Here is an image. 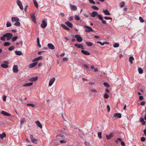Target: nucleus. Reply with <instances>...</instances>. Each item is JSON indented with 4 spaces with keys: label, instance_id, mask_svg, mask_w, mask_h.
Masks as SVG:
<instances>
[{
    "label": "nucleus",
    "instance_id": "nucleus-12",
    "mask_svg": "<svg viewBox=\"0 0 146 146\" xmlns=\"http://www.w3.org/2000/svg\"><path fill=\"white\" fill-rule=\"evenodd\" d=\"M47 45L48 47L50 49L54 50L55 49L54 46L52 43H48Z\"/></svg>",
    "mask_w": 146,
    "mask_h": 146
},
{
    "label": "nucleus",
    "instance_id": "nucleus-21",
    "mask_svg": "<svg viewBox=\"0 0 146 146\" xmlns=\"http://www.w3.org/2000/svg\"><path fill=\"white\" fill-rule=\"evenodd\" d=\"M70 7L71 9L74 11H75L77 9V7L73 5H70Z\"/></svg>",
    "mask_w": 146,
    "mask_h": 146
},
{
    "label": "nucleus",
    "instance_id": "nucleus-36",
    "mask_svg": "<svg viewBox=\"0 0 146 146\" xmlns=\"http://www.w3.org/2000/svg\"><path fill=\"white\" fill-rule=\"evenodd\" d=\"M104 85L106 87L108 88L110 87V86L107 83L105 82L104 83Z\"/></svg>",
    "mask_w": 146,
    "mask_h": 146
},
{
    "label": "nucleus",
    "instance_id": "nucleus-55",
    "mask_svg": "<svg viewBox=\"0 0 146 146\" xmlns=\"http://www.w3.org/2000/svg\"><path fill=\"white\" fill-rule=\"evenodd\" d=\"M91 91L94 93H96L97 92V90L95 89L91 90Z\"/></svg>",
    "mask_w": 146,
    "mask_h": 146
},
{
    "label": "nucleus",
    "instance_id": "nucleus-31",
    "mask_svg": "<svg viewBox=\"0 0 146 146\" xmlns=\"http://www.w3.org/2000/svg\"><path fill=\"white\" fill-rule=\"evenodd\" d=\"M33 3L35 4V6L37 8L38 7L37 3L35 0H33Z\"/></svg>",
    "mask_w": 146,
    "mask_h": 146
},
{
    "label": "nucleus",
    "instance_id": "nucleus-9",
    "mask_svg": "<svg viewBox=\"0 0 146 146\" xmlns=\"http://www.w3.org/2000/svg\"><path fill=\"white\" fill-rule=\"evenodd\" d=\"M1 113L2 114L4 115L7 116H10L11 115V114L10 113H9L6 112H5V111H3V110L2 111H1Z\"/></svg>",
    "mask_w": 146,
    "mask_h": 146
},
{
    "label": "nucleus",
    "instance_id": "nucleus-54",
    "mask_svg": "<svg viewBox=\"0 0 146 146\" xmlns=\"http://www.w3.org/2000/svg\"><path fill=\"white\" fill-rule=\"evenodd\" d=\"M6 96H5L4 95L3 97V100L4 101H6Z\"/></svg>",
    "mask_w": 146,
    "mask_h": 146
},
{
    "label": "nucleus",
    "instance_id": "nucleus-52",
    "mask_svg": "<svg viewBox=\"0 0 146 146\" xmlns=\"http://www.w3.org/2000/svg\"><path fill=\"white\" fill-rule=\"evenodd\" d=\"M64 29H65L67 31H69L70 30V29L69 28L67 27V26H66L65 25H64Z\"/></svg>",
    "mask_w": 146,
    "mask_h": 146
},
{
    "label": "nucleus",
    "instance_id": "nucleus-27",
    "mask_svg": "<svg viewBox=\"0 0 146 146\" xmlns=\"http://www.w3.org/2000/svg\"><path fill=\"white\" fill-rule=\"evenodd\" d=\"M6 136V134L4 132H3L2 134L0 133V137L3 139Z\"/></svg>",
    "mask_w": 146,
    "mask_h": 146
},
{
    "label": "nucleus",
    "instance_id": "nucleus-11",
    "mask_svg": "<svg viewBox=\"0 0 146 146\" xmlns=\"http://www.w3.org/2000/svg\"><path fill=\"white\" fill-rule=\"evenodd\" d=\"M55 78H52L49 81V86H51L55 81Z\"/></svg>",
    "mask_w": 146,
    "mask_h": 146
},
{
    "label": "nucleus",
    "instance_id": "nucleus-22",
    "mask_svg": "<svg viewBox=\"0 0 146 146\" xmlns=\"http://www.w3.org/2000/svg\"><path fill=\"white\" fill-rule=\"evenodd\" d=\"M42 56H39L38 57L34 59V60H33V62H34L35 61H38L40 60H41L42 59Z\"/></svg>",
    "mask_w": 146,
    "mask_h": 146
},
{
    "label": "nucleus",
    "instance_id": "nucleus-4",
    "mask_svg": "<svg viewBox=\"0 0 146 146\" xmlns=\"http://www.w3.org/2000/svg\"><path fill=\"white\" fill-rule=\"evenodd\" d=\"M75 38L76 39V40L79 42H80L82 41L83 39L81 37L80 35H76L75 36Z\"/></svg>",
    "mask_w": 146,
    "mask_h": 146
},
{
    "label": "nucleus",
    "instance_id": "nucleus-17",
    "mask_svg": "<svg viewBox=\"0 0 146 146\" xmlns=\"http://www.w3.org/2000/svg\"><path fill=\"white\" fill-rule=\"evenodd\" d=\"M81 52L82 53L86 55H90V53L88 51L82 50H81Z\"/></svg>",
    "mask_w": 146,
    "mask_h": 146
},
{
    "label": "nucleus",
    "instance_id": "nucleus-50",
    "mask_svg": "<svg viewBox=\"0 0 146 146\" xmlns=\"http://www.w3.org/2000/svg\"><path fill=\"white\" fill-rule=\"evenodd\" d=\"M107 109L108 112H109L110 111V106L109 105H108L107 106Z\"/></svg>",
    "mask_w": 146,
    "mask_h": 146
},
{
    "label": "nucleus",
    "instance_id": "nucleus-34",
    "mask_svg": "<svg viewBox=\"0 0 146 146\" xmlns=\"http://www.w3.org/2000/svg\"><path fill=\"white\" fill-rule=\"evenodd\" d=\"M14 25L18 27L20 26V23L19 22L17 21L15 23Z\"/></svg>",
    "mask_w": 146,
    "mask_h": 146
},
{
    "label": "nucleus",
    "instance_id": "nucleus-23",
    "mask_svg": "<svg viewBox=\"0 0 146 146\" xmlns=\"http://www.w3.org/2000/svg\"><path fill=\"white\" fill-rule=\"evenodd\" d=\"M33 82H30L27 83L23 85V87H27L28 86H31L33 84Z\"/></svg>",
    "mask_w": 146,
    "mask_h": 146
},
{
    "label": "nucleus",
    "instance_id": "nucleus-49",
    "mask_svg": "<svg viewBox=\"0 0 146 146\" xmlns=\"http://www.w3.org/2000/svg\"><path fill=\"white\" fill-rule=\"evenodd\" d=\"M90 3H91L95 4V2L93 0H88Z\"/></svg>",
    "mask_w": 146,
    "mask_h": 146
},
{
    "label": "nucleus",
    "instance_id": "nucleus-62",
    "mask_svg": "<svg viewBox=\"0 0 146 146\" xmlns=\"http://www.w3.org/2000/svg\"><path fill=\"white\" fill-rule=\"evenodd\" d=\"M19 43L20 44L21 46H22L23 45V41L22 40H21L19 41Z\"/></svg>",
    "mask_w": 146,
    "mask_h": 146
},
{
    "label": "nucleus",
    "instance_id": "nucleus-5",
    "mask_svg": "<svg viewBox=\"0 0 146 146\" xmlns=\"http://www.w3.org/2000/svg\"><path fill=\"white\" fill-rule=\"evenodd\" d=\"M30 137L31 140V141L35 144H36L37 141V139H35L33 137V136L32 135H30Z\"/></svg>",
    "mask_w": 146,
    "mask_h": 146
},
{
    "label": "nucleus",
    "instance_id": "nucleus-44",
    "mask_svg": "<svg viewBox=\"0 0 146 146\" xmlns=\"http://www.w3.org/2000/svg\"><path fill=\"white\" fill-rule=\"evenodd\" d=\"M98 136L100 139L102 138V132H98Z\"/></svg>",
    "mask_w": 146,
    "mask_h": 146
},
{
    "label": "nucleus",
    "instance_id": "nucleus-59",
    "mask_svg": "<svg viewBox=\"0 0 146 146\" xmlns=\"http://www.w3.org/2000/svg\"><path fill=\"white\" fill-rule=\"evenodd\" d=\"M145 102L144 101H142L141 103V105H144L145 104Z\"/></svg>",
    "mask_w": 146,
    "mask_h": 146
},
{
    "label": "nucleus",
    "instance_id": "nucleus-48",
    "mask_svg": "<svg viewBox=\"0 0 146 146\" xmlns=\"http://www.w3.org/2000/svg\"><path fill=\"white\" fill-rule=\"evenodd\" d=\"M113 46L114 47H118L119 46V44L118 43H115L113 45Z\"/></svg>",
    "mask_w": 146,
    "mask_h": 146
},
{
    "label": "nucleus",
    "instance_id": "nucleus-47",
    "mask_svg": "<svg viewBox=\"0 0 146 146\" xmlns=\"http://www.w3.org/2000/svg\"><path fill=\"white\" fill-rule=\"evenodd\" d=\"M75 19H76L77 20L79 21L80 19V17L78 15H75Z\"/></svg>",
    "mask_w": 146,
    "mask_h": 146
},
{
    "label": "nucleus",
    "instance_id": "nucleus-64",
    "mask_svg": "<svg viewBox=\"0 0 146 146\" xmlns=\"http://www.w3.org/2000/svg\"><path fill=\"white\" fill-rule=\"evenodd\" d=\"M94 37L96 38H100L99 36L97 35L95 36Z\"/></svg>",
    "mask_w": 146,
    "mask_h": 146
},
{
    "label": "nucleus",
    "instance_id": "nucleus-42",
    "mask_svg": "<svg viewBox=\"0 0 146 146\" xmlns=\"http://www.w3.org/2000/svg\"><path fill=\"white\" fill-rule=\"evenodd\" d=\"M98 18L100 20H102L103 19V18L102 17V15H98Z\"/></svg>",
    "mask_w": 146,
    "mask_h": 146
},
{
    "label": "nucleus",
    "instance_id": "nucleus-51",
    "mask_svg": "<svg viewBox=\"0 0 146 146\" xmlns=\"http://www.w3.org/2000/svg\"><path fill=\"white\" fill-rule=\"evenodd\" d=\"M141 141H145V139L144 137H142L141 138Z\"/></svg>",
    "mask_w": 146,
    "mask_h": 146
},
{
    "label": "nucleus",
    "instance_id": "nucleus-60",
    "mask_svg": "<svg viewBox=\"0 0 146 146\" xmlns=\"http://www.w3.org/2000/svg\"><path fill=\"white\" fill-rule=\"evenodd\" d=\"M101 21H102V23L103 24H106V21L104 20L103 19L102 20H101Z\"/></svg>",
    "mask_w": 146,
    "mask_h": 146
},
{
    "label": "nucleus",
    "instance_id": "nucleus-24",
    "mask_svg": "<svg viewBox=\"0 0 146 146\" xmlns=\"http://www.w3.org/2000/svg\"><path fill=\"white\" fill-rule=\"evenodd\" d=\"M103 12L106 15H111V13L109 12L108 10L107 9L104 10Z\"/></svg>",
    "mask_w": 146,
    "mask_h": 146
},
{
    "label": "nucleus",
    "instance_id": "nucleus-1",
    "mask_svg": "<svg viewBox=\"0 0 146 146\" xmlns=\"http://www.w3.org/2000/svg\"><path fill=\"white\" fill-rule=\"evenodd\" d=\"M13 36L12 34L10 33H7L3 35V36L0 37V39L3 41L5 40V38L7 37V40H9L12 38Z\"/></svg>",
    "mask_w": 146,
    "mask_h": 146
},
{
    "label": "nucleus",
    "instance_id": "nucleus-19",
    "mask_svg": "<svg viewBox=\"0 0 146 146\" xmlns=\"http://www.w3.org/2000/svg\"><path fill=\"white\" fill-rule=\"evenodd\" d=\"M19 21V19L17 17H11V21L13 22L15 21Z\"/></svg>",
    "mask_w": 146,
    "mask_h": 146
},
{
    "label": "nucleus",
    "instance_id": "nucleus-39",
    "mask_svg": "<svg viewBox=\"0 0 146 146\" xmlns=\"http://www.w3.org/2000/svg\"><path fill=\"white\" fill-rule=\"evenodd\" d=\"M124 4L125 3L123 1H122V2L120 3L119 4L120 6L121 7H123L124 6Z\"/></svg>",
    "mask_w": 146,
    "mask_h": 146
},
{
    "label": "nucleus",
    "instance_id": "nucleus-58",
    "mask_svg": "<svg viewBox=\"0 0 146 146\" xmlns=\"http://www.w3.org/2000/svg\"><path fill=\"white\" fill-rule=\"evenodd\" d=\"M139 99L140 100H141L143 99V97L142 96H139Z\"/></svg>",
    "mask_w": 146,
    "mask_h": 146
},
{
    "label": "nucleus",
    "instance_id": "nucleus-30",
    "mask_svg": "<svg viewBox=\"0 0 146 146\" xmlns=\"http://www.w3.org/2000/svg\"><path fill=\"white\" fill-rule=\"evenodd\" d=\"M10 43L9 42H5L4 43V45L5 46H9L10 45Z\"/></svg>",
    "mask_w": 146,
    "mask_h": 146
},
{
    "label": "nucleus",
    "instance_id": "nucleus-18",
    "mask_svg": "<svg viewBox=\"0 0 146 146\" xmlns=\"http://www.w3.org/2000/svg\"><path fill=\"white\" fill-rule=\"evenodd\" d=\"M38 79V77H32L29 79V81L30 82L35 81H36Z\"/></svg>",
    "mask_w": 146,
    "mask_h": 146
},
{
    "label": "nucleus",
    "instance_id": "nucleus-45",
    "mask_svg": "<svg viewBox=\"0 0 146 146\" xmlns=\"http://www.w3.org/2000/svg\"><path fill=\"white\" fill-rule=\"evenodd\" d=\"M139 20L140 21L141 23H143L144 22V20L141 17H139Z\"/></svg>",
    "mask_w": 146,
    "mask_h": 146
},
{
    "label": "nucleus",
    "instance_id": "nucleus-8",
    "mask_svg": "<svg viewBox=\"0 0 146 146\" xmlns=\"http://www.w3.org/2000/svg\"><path fill=\"white\" fill-rule=\"evenodd\" d=\"M38 64L37 62H35L30 64L29 66V68H31L34 67Z\"/></svg>",
    "mask_w": 146,
    "mask_h": 146
},
{
    "label": "nucleus",
    "instance_id": "nucleus-46",
    "mask_svg": "<svg viewBox=\"0 0 146 146\" xmlns=\"http://www.w3.org/2000/svg\"><path fill=\"white\" fill-rule=\"evenodd\" d=\"M14 46H11L9 48L8 50L10 51L14 49Z\"/></svg>",
    "mask_w": 146,
    "mask_h": 146
},
{
    "label": "nucleus",
    "instance_id": "nucleus-10",
    "mask_svg": "<svg viewBox=\"0 0 146 146\" xmlns=\"http://www.w3.org/2000/svg\"><path fill=\"white\" fill-rule=\"evenodd\" d=\"M114 136V133H111L109 135H106V137L107 139L108 140L110 139L112 137H113Z\"/></svg>",
    "mask_w": 146,
    "mask_h": 146
},
{
    "label": "nucleus",
    "instance_id": "nucleus-14",
    "mask_svg": "<svg viewBox=\"0 0 146 146\" xmlns=\"http://www.w3.org/2000/svg\"><path fill=\"white\" fill-rule=\"evenodd\" d=\"M65 24L70 28H72L73 27L72 24L69 21H67L66 22Z\"/></svg>",
    "mask_w": 146,
    "mask_h": 146
},
{
    "label": "nucleus",
    "instance_id": "nucleus-7",
    "mask_svg": "<svg viewBox=\"0 0 146 146\" xmlns=\"http://www.w3.org/2000/svg\"><path fill=\"white\" fill-rule=\"evenodd\" d=\"M13 71L14 72L17 73L18 71V66L17 65H14L13 68Z\"/></svg>",
    "mask_w": 146,
    "mask_h": 146
},
{
    "label": "nucleus",
    "instance_id": "nucleus-41",
    "mask_svg": "<svg viewBox=\"0 0 146 146\" xmlns=\"http://www.w3.org/2000/svg\"><path fill=\"white\" fill-rule=\"evenodd\" d=\"M104 19L106 20H112V18L111 17H104Z\"/></svg>",
    "mask_w": 146,
    "mask_h": 146
},
{
    "label": "nucleus",
    "instance_id": "nucleus-2",
    "mask_svg": "<svg viewBox=\"0 0 146 146\" xmlns=\"http://www.w3.org/2000/svg\"><path fill=\"white\" fill-rule=\"evenodd\" d=\"M84 28L87 29H86L85 30V31L86 32L89 33L90 32H94V30L91 27L87 26H84Z\"/></svg>",
    "mask_w": 146,
    "mask_h": 146
},
{
    "label": "nucleus",
    "instance_id": "nucleus-35",
    "mask_svg": "<svg viewBox=\"0 0 146 146\" xmlns=\"http://www.w3.org/2000/svg\"><path fill=\"white\" fill-rule=\"evenodd\" d=\"M86 44L87 45L90 46H91L92 45V43L89 42H86Z\"/></svg>",
    "mask_w": 146,
    "mask_h": 146
},
{
    "label": "nucleus",
    "instance_id": "nucleus-13",
    "mask_svg": "<svg viewBox=\"0 0 146 146\" xmlns=\"http://www.w3.org/2000/svg\"><path fill=\"white\" fill-rule=\"evenodd\" d=\"M113 117L116 118H120L121 117V114L120 113H115Z\"/></svg>",
    "mask_w": 146,
    "mask_h": 146
},
{
    "label": "nucleus",
    "instance_id": "nucleus-43",
    "mask_svg": "<svg viewBox=\"0 0 146 146\" xmlns=\"http://www.w3.org/2000/svg\"><path fill=\"white\" fill-rule=\"evenodd\" d=\"M104 98L107 99L109 98V96L107 93H106L104 94Z\"/></svg>",
    "mask_w": 146,
    "mask_h": 146
},
{
    "label": "nucleus",
    "instance_id": "nucleus-28",
    "mask_svg": "<svg viewBox=\"0 0 146 146\" xmlns=\"http://www.w3.org/2000/svg\"><path fill=\"white\" fill-rule=\"evenodd\" d=\"M138 71L139 73L140 74H142L143 73V71L141 68L140 67L138 68Z\"/></svg>",
    "mask_w": 146,
    "mask_h": 146
},
{
    "label": "nucleus",
    "instance_id": "nucleus-29",
    "mask_svg": "<svg viewBox=\"0 0 146 146\" xmlns=\"http://www.w3.org/2000/svg\"><path fill=\"white\" fill-rule=\"evenodd\" d=\"M1 66L3 68H6L8 67V66L7 64H3L1 65Z\"/></svg>",
    "mask_w": 146,
    "mask_h": 146
},
{
    "label": "nucleus",
    "instance_id": "nucleus-37",
    "mask_svg": "<svg viewBox=\"0 0 146 146\" xmlns=\"http://www.w3.org/2000/svg\"><path fill=\"white\" fill-rule=\"evenodd\" d=\"M92 7L93 9L95 10H97L99 9L98 8L95 6H92Z\"/></svg>",
    "mask_w": 146,
    "mask_h": 146
},
{
    "label": "nucleus",
    "instance_id": "nucleus-63",
    "mask_svg": "<svg viewBox=\"0 0 146 146\" xmlns=\"http://www.w3.org/2000/svg\"><path fill=\"white\" fill-rule=\"evenodd\" d=\"M4 63L5 64H7L9 63V62L7 61H5L4 62Z\"/></svg>",
    "mask_w": 146,
    "mask_h": 146
},
{
    "label": "nucleus",
    "instance_id": "nucleus-32",
    "mask_svg": "<svg viewBox=\"0 0 146 146\" xmlns=\"http://www.w3.org/2000/svg\"><path fill=\"white\" fill-rule=\"evenodd\" d=\"M31 18H32L33 21L35 23L36 22V19L35 18V16L34 15H33L31 16Z\"/></svg>",
    "mask_w": 146,
    "mask_h": 146
},
{
    "label": "nucleus",
    "instance_id": "nucleus-25",
    "mask_svg": "<svg viewBox=\"0 0 146 146\" xmlns=\"http://www.w3.org/2000/svg\"><path fill=\"white\" fill-rule=\"evenodd\" d=\"M134 60V58L132 56H130L129 59V61L131 64L133 63V60Z\"/></svg>",
    "mask_w": 146,
    "mask_h": 146
},
{
    "label": "nucleus",
    "instance_id": "nucleus-61",
    "mask_svg": "<svg viewBox=\"0 0 146 146\" xmlns=\"http://www.w3.org/2000/svg\"><path fill=\"white\" fill-rule=\"evenodd\" d=\"M84 66L85 68H89V67L88 66L86 65V64H84Z\"/></svg>",
    "mask_w": 146,
    "mask_h": 146
},
{
    "label": "nucleus",
    "instance_id": "nucleus-38",
    "mask_svg": "<svg viewBox=\"0 0 146 146\" xmlns=\"http://www.w3.org/2000/svg\"><path fill=\"white\" fill-rule=\"evenodd\" d=\"M27 105L28 106H30L32 107H34L35 106V105L32 104H27Z\"/></svg>",
    "mask_w": 146,
    "mask_h": 146
},
{
    "label": "nucleus",
    "instance_id": "nucleus-16",
    "mask_svg": "<svg viewBox=\"0 0 146 146\" xmlns=\"http://www.w3.org/2000/svg\"><path fill=\"white\" fill-rule=\"evenodd\" d=\"M35 123L38 127H39L40 128H42V125L38 120H37L36 121Z\"/></svg>",
    "mask_w": 146,
    "mask_h": 146
},
{
    "label": "nucleus",
    "instance_id": "nucleus-33",
    "mask_svg": "<svg viewBox=\"0 0 146 146\" xmlns=\"http://www.w3.org/2000/svg\"><path fill=\"white\" fill-rule=\"evenodd\" d=\"M18 36H15L12 38V41L14 42L16 40V39L18 38Z\"/></svg>",
    "mask_w": 146,
    "mask_h": 146
},
{
    "label": "nucleus",
    "instance_id": "nucleus-40",
    "mask_svg": "<svg viewBox=\"0 0 146 146\" xmlns=\"http://www.w3.org/2000/svg\"><path fill=\"white\" fill-rule=\"evenodd\" d=\"M11 24L10 22H7V23L6 26L7 27H11Z\"/></svg>",
    "mask_w": 146,
    "mask_h": 146
},
{
    "label": "nucleus",
    "instance_id": "nucleus-6",
    "mask_svg": "<svg viewBox=\"0 0 146 146\" xmlns=\"http://www.w3.org/2000/svg\"><path fill=\"white\" fill-rule=\"evenodd\" d=\"M47 25L46 22L45 20H42V23L40 25L41 27L43 29L45 28Z\"/></svg>",
    "mask_w": 146,
    "mask_h": 146
},
{
    "label": "nucleus",
    "instance_id": "nucleus-26",
    "mask_svg": "<svg viewBox=\"0 0 146 146\" xmlns=\"http://www.w3.org/2000/svg\"><path fill=\"white\" fill-rule=\"evenodd\" d=\"M15 54L18 55L20 56L22 54V52L20 51L16 50L15 51Z\"/></svg>",
    "mask_w": 146,
    "mask_h": 146
},
{
    "label": "nucleus",
    "instance_id": "nucleus-3",
    "mask_svg": "<svg viewBox=\"0 0 146 146\" xmlns=\"http://www.w3.org/2000/svg\"><path fill=\"white\" fill-rule=\"evenodd\" d=\"M16 3L20 8L21 10H23V8L21 1L20 0H17Z\"/></svg>",
    "mask_w": 146,
    "mask_h": 146
},
{
    "label": "nucleus",
    "instance_id": "nucleus-20",
    "mask_svg": "<svg viewBox=\"0 0 146 146\" xmlns=\"http://www.w3.org/2000/svg\"><path fill=\"white\" fill-rule=\"evenodd\" d=\"M98 13L96 11H94L91 14V16L92 17H95L98 15Z\"/></svg>",
    "mask_w": 146,
    "mask_h": 146
},
{
    "label": "nucleus",
    "instance_id": "nucleus-53",
    "mask_svg": "<svg viewBox=\"0 0 146 146\" xmlns=\"http://www.w3.org/2000/svg\"><path fill=\"white\" fill-rule=\"evenodd\" d=\"M64 136V135H62V134H59V135H56V137H63Z\"/></svg>",
    "mask_w": 146,
    "mask_h": 146
},
{
    "label": "nucleus",
    "instance_id": "nucleus-15",
    "mask_svg": "<svg viewBox=\"0 0 146 146\" xmlns=\"http://www.w3.org/2000/svg\"><path fill=\"white\" fill-rule=\"evenodd\" d=\"M74 46L78 48H81L82 49H84L83 46L82 44H74Z\"/></svg>",
    "mask_w": 146,
    "mask_h": 146
},
{
    "label": "nucleus",
    "instance_id": "nucleus-56",
    "mask_svg": "<svg viewBox=\"0 0 146 146\" xmlns=\"http://www.w3.org/2000/svg\"><path fill=\"white\" fill-rule=\"evenodd\" d=\"M121 144L122 146H125V143L124 141H121Z\"/></svg>",
    "mask_w": 146,
    "mask_h": 146
},
{
    "label": "nucleus",
    "instance_id": "nucleus-57",
    "mask_svg": "<svg viewBox=\"0 0 146 146\" xmlns=\"http://www.w3.org/2000/svg\"><path fill=\"white\" fill-rule=\"evenodd\" d=\"M140 121L141 122H143L144 121L143 118V117H141L140 119Z\"/></svg>",
    "mask_w": 146,
    "mask_h": 146
}]
</instances>
